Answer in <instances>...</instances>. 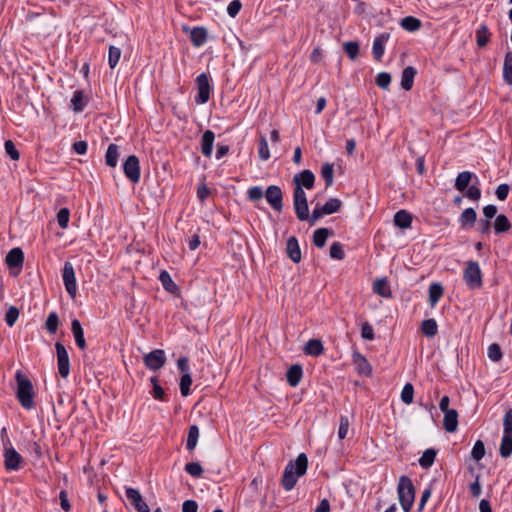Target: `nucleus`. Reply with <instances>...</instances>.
Instances as JSON below:
<instances>
[{
    "label": "nucleus",
    "instance_id": "21",
    "mask_svg": "<svg viewBox=\"0 0 512 512\" xmlns=\"http://www.w3.org/2000/svg\"><path fill=\"white\" fill-rule=\"evenodd\" d=\"M215 135L211 130H206L202 135L201 152L204 156L210 157L212 155L213 144Z\"/></svg>",
    "mask_w": 512,
    "mask_h": 512
},
{
    "label": "nucleus",
    "instance_id": "25",
    "mask_svg": "<svg viewBox=\"0 0 512 512\" xmlns=\"http://www.w3.org/2000/svg\"><path fill=\"white\" fill-rule=\"evenodd\" d=\"M303 350L306 355L319 356L323 353L324 347L319 339H310Z\"/></svg>",
    "mask_w": 512,
    "mask_h": 512
},
{
    "label": "nucleus",
    "instance_id": "39",
    "mask_svg": "<svg viewBox=\"0 0 512 512\" xmlns=\"http://www.w3.org/2000/svg\"><path fill=\"white\" fill-rule=\"evenodd\" d=\"M510 228H511L510 221L508 220V218L505 215L500 214V215L496 216V219L494 222V230L496 233L507 232Z\"/></svg>",
    "mask_w": 512,
    "mask_h": 512
},
{
    "label": "nucleus",
    "instance_id": "23",
    "mask_svg": "<svg viewBox=\"0 0 512 512\" xmlns=\"http://www.w3.org/2000/svg\"><path fill=\"white\" fill-rule=\"evenodd\" d=\"M294 181L296 185L300 184V187L312 189L315 182V176L310 170H304L299 176H295Z\"/></svg>",
    "mask_w": 512,
    "mask_h": 512
},
{
    "label": "nucleus",
    "instance_id": "13",
    "mask_svg": "<svg viewBox=\"0 0 512 512\" xmlns=\"http://www.w3.org/2000/svg\"><path fill=\"white\" fill-rule=\"evenodd\" d=\"M265 197L267 202L270 204V206L276 210L281 211L283 204H282V191L279 186L276 185H270L266 192Z\"/></svg>",
    "mask_w": 512,
    "mask_h": 512
},
{
    "label": "nucleus",
    "instance_id": "15",
    "mask_svg": "<svg viewBox=\"0 0 512 512\" xmlns=\"http://www.w3.org/2000/svg\"><path fill=\"white\" fill-rule=\"evenodd\" d=\"M443 426L444 429L449 433H453L457 430L458 413L455 409L447 410L444 413Z\"/></svg>",
    "mask_w": 512,
    "mask_h": 512
},
{
    "label": "nucleus",
    "instance_id": "22",
    "mask_svg": "<svg viewBox=\"0 0 512 512\" xmlns=\"http://www.w3.org/2000/svg\"><path fill=\"white\" fill-rule=\"evenodd\" d=\"M303 375L302 367L298 364L292 365L286 374L287 382L291 387H296Z\"/></svg>",
    "mask_w": 512,
    "mask_h": 512
},
{
    "label": "nucleus",
    "instance_id": "36",
    "mask_svg": "<svg viewBox=\"0 0 512 512\" xmlns=\"http://www.w3.org/2000/svg\"><path fill=\"white\" fill-rule=\"evenodd\" d=\"M443 295V287L439 283H432L429 287V302L434 307Z\"/></svg>",
    "mask_w": 512,
    "mask_h": 512
},
{
    "label": "nucleus",
    "instance_id": "42",
    "mask_svg": "<svg viewBox=\"0 0 512 512\" xmlns=\"http://www.w3.org/2000/svg\"><path fill=\"white\" fill-rule=\"evenodd\" d=\"M334 169L333 164L325 163L321 168V176L324 179L326 186L329 187L333 184Z\"/></svg>",
    "mask_w": 512,
    "mask_h": 512
},
{
    "label": "nucleus",
    "instance_id": "52",
    "mask_svg": "<svg viewBox=\"0 0 512 512\" xmlns=\"http://www.w3.org/2000/svg\"><path fill=\"white\" fill-rule=\"evenodd\" d=\"M488 357L494 362H498L502 358V351L498 344L492 343L488 347Z\"/></svg>",
    "mask_w": 512,
    "mask_h": 512
},
{
    "label": "nucleus",
    "instance_id": "3",
    "mask_svg": "<svg viewBox=\"0 0 512 512\" xmlns=\"http://www.w3.org/2000/svg\"><path fill=\"white\" fill-rule=\"evenodd\" d=\"M397 493L400 505L404 512H409L415 500V488L411 479L407 476H401L397 485Z\"/></svg>",
    "mask_w": 512,
    "mask_h": 512
},
{
    "label": "nucleus",
    "instance_id": "54",
    "mask_svg": "<svg viewBox=\"0 0 512 512\" xmlns=\"http://www.w3.org/2000/svg\"><path fill=\"white\" fill-rule=\"evenodd\" d=\"M5 152L12 160H18L20 157V154L18 150L16 149L15 144L11 140H6L4 143Z\"/></svg>",
    "mask_w": 512,
    "mask_h": 512
},
{
    "label": "nucleus",
    "instance_id": "1",
    "mask_svg": "<svg viewBox=\"0 0 512 512\" xmlns=\"http://www.w3.org/2000/svg\"><path fill=\"white\" fill-rule=\"evenodd\" d=\"M308 466V459L304 453L298 455L295 463L290 462L283 473L282 485L286 491L294 488L300 476L306 473Z\"/></svg>",
    "mask_w": 512,
    "mask_h": 512
},
{
    "label": "nucleus",
    "instance_id": "43",
    "mask_svg": "<svg viewBox=\"0 0 512 512\" xmlns=\"http://www.w3.org/2000/svg\"><path fill=\"white\" fill-rule=\"evenodd\" d=\"M192 384L191 374H182L180 379V392L183 397L190 395V386Z\"/></svg>",
    "mask_w": 512,
    "mask_h": 512
},
{
    "label": "nucleus",
    "instance_id": "20",
    "mask_svg": "<svg viewBox=\"0 0 512 512\" xmlns=\"http://www.w3.org/2000/svg\"><path fill=\"white\" fill-rule=\"evenodd\" d=\"M353 363L360 374L365 376H369L371 374V365L369 364L368 360L360 353L353 354Z\"/></svg>",
    "mask_w": 512,
    "mask_h": 512
},
{
    "label": "nucleus",
    "instance_id": "51",
    "mask_svg": "<svg viewBox=\"0 0 512 512\" xmlns=\"http://www.w3.org/2000/svg\"><path fill=\"white\" fill-rule=\"evenodd\" d=\"M344 50L351 61H354L359 53V45L356 42H346Z\"/></svg>",
    "mask_w": 512,
    "mask_h": 512
},
{
    "label": "nucleus",
    "instance_id": "38",
    "mask_svg": "<svg viewBox=\"0 0 512 512\" xmlns=\"http://www.w3.org/2000/svg\"><path fill=\"white\" fill-rule=\"evenodd\" d=\"M435 458L436 451L434 449H427L419 458V465L424 469H428L433 465Z\"/></svg>",
    "mask_w": 512,
    "mask_h": 512
},
{
    "label": "nucleus",
    "instance_id": "40",
    "mask_svg": "<svg viewBox=\"0 0 512 512\" xmlns=\"http://www.w3.org/2000/svg\"><path fill=\"white\" fill-rule=\"evenodd\" d=\"M329 235V230L327 228H319L313 233V243L315 246L322 248L325 246L326 240Z\"/></svg>",
    "mask_w": 512,
    "mask_h": 512
},
{
    "label": "nucleus",
    "instance_id": "11",
    "mask_svg": "<svg viewBox=\"0 0 512 512\" xmlns=\"http://www.w3.org/2000/svg\"><path fill=\"white\" fill-rule=\"evenodd\" d=\"M22 456L12 447L5 446L4 451V464L5 468L9 471L19 470L22 466Z\"/></svg>",
    "mask_w": 512,
    "mask_h": 512
},
{
    "label": "nucleus",
    "instance_id": "30",
    "mask_svg": "<svg viewBox=\"0 0 512 512\" xmlns=\"http://www.w3.org/2000/svg\"><path fill=\"white\" fill-rule=\"evenodd\" d=\"M87 104L83 91H75L71 98V107L74 112H82Z\"/></svg>",
    "mask_w": 512,
    "mask_h": 512
},
{
    "label": "nucleus",
    "instance_id": "59",
    "mask_svg": "<svg viewBox=\"0 0 512 512\" xmlns=\"http://www.w3.org/2000/svg\"><path fill=\"white\" fill-rule=\"evenodd\" d=\"M264 192L261 187L253 186L248 189V198L249 200L256 202L262 199Z\"/></svg>",
    "mask_w": 512,
    "mask_h": 512
},
{
    "label": "nucleus",
    "instance_id": "18",
    "mask_svg": "<svg viewBox=\"0 0 512 512\" xmlns=\"http://www.w3.org/2000/svg\"><path fill=\"white\" fill-rule=\"evenodd\" d=\"M286 250L289 258L294 262L298 263L301 260V251L299 243L296 237L292 236L288 238L286 244Z\"/></svg>",
    "mask_w": 512,
    "mask_h": 512
},
{
    "label": "nucleus",
    "instance_id": "48",
    "mask_svg": "<svg viewBox=\"0 0 512 512\" xmlns=\"http://www.w3.org/2000/svg\"><path fill=\"white\" fill-rule=\"evenodd\" d=\"M330 257L336 260H343L345 253L340 242H334L330 246Z\"/></svg>",
    "mask_w": 512,
    "mask_h": 512
},
{
    "label": "nucleus",
    "instance_id": "12",
    "mask_svg": "<svg viewBox=\"0 0 512 512\" xmlns=\"http://www.w3.org/2000/svg\"><path fill=\"white\" fill-rule=\"evenodd\" d=\"M126 497L130 501L131 505L136 509L137 512H150L149 506L143 500L142 495L137 489L128 487L126 488Z\"/></svg>",
    "mask_w": 512,
    "mask_h": 512
},
{
    "label": "nucleus",
    "instance_id": "8",
    "mask_svg": "<svg viewBox=\"0 0 512 512\" xmlns=\"http://www.w3.org/2000/svg\"><path fill=\"white\" fill-rule=\"evenodd\" d=\"M125 176L132 182L138 183L141 177L139 159L135 155H130L123 164Z\"/></svg>",
    "mask_w": 512,
    "mask_h": 512
},
{
    "label": "nucleus",
    "instance_id": "28",
    "mask_svg": "<svg viewBox=\"0 0 512 512\" xmlns=\"http://www.w3.org/2000/svg\"><path fill=\"white\" fill-rule=\"evenodd\" d=\"M477 214L473 208H467L465 209L460 217L459 222L462 226V228H469L474 225L476 222Z\"/></svg>",
    "mask_w": 512,
    "mask_h": 512
},
{
    "label": "nucleus",
    "instance_id": "57",
    "mask_svg": "<svg viewBox=\"0 0 512 512\" xmlns=\"http://www.w3.org/2000/svg\"><path fill=\"white\" fill-rule=\"evenodd\" d=\"M503 434L512 435V408L507 410L503 417Z\"/></svg>",
    "mask_w": 512,
    "mask_h": 512
},
{
    "label": "nucleus",
    "instance_id": "32",
    "mask_svg": "<svg viewBox=\"0 0 512 512\" xmlns=\"http://www.w3.org/2000/svg\"><path fill=\"white\" fill-rule=\"evenodd\" d=\"M499 453L503 458H508L512 455V435L503 434Z\"/></svg>",
    "mask_w": 512,
    "mask_h": 512
},
{
    "label": "nucleus",
    "instance_id": "31",
    "mask_svg": "<svg viewBox=\"0 0 512 512\" xmlns=\"http://www.w3.org/2000/svg\"><path fill=\"white\" fill-rule=\"evenodd\" d=\"M119 158V148L116 144H110L105 154V162L109 167H116Z\"/></svg>",
    "mask_w": 512,
    "mask_h": 512
},
{
    "label": "nucleus",
    "instance_id": "60",
    "mask_svg": "<svg viewBox=\"0 0 512 512\" xmlns=\"http://www.w3.org/2000/svg\"><path fill=\"white\" fill-rule=\"evenodd\" d=\"M465 196L470 200H479L481 197V190L477 186H470L465 190Z\"/></svg>",
    "mask_w": 512,
    "mask_h": 512
},
{
    "label": "nucleus",
    "instance_id": "29",
    "mask_svg": "<svg viewBox=\"0 0 512 512\" xmlns=\"http://www.w3.org/2000/svg\"><path fill=\"white\" fill-rule=\"evenodd\" d=\"M472 176L473 174L469 171L459 173L455 180V188L460 192H464L469 187Z\"/></svg>",
    "mask_w": 512,
    "mask_h": 512
},
{
    "label": "nucleus",
    "instance_id": "46",
    "mask_svg": "<svg viewBox=\"0 0 512 512\" xmlns=\"http://www.w3.org/2000/svg\"><path fill=\"white\" fill-rule=\"evenodd\" d=\"M185 471L192 477L199 478L203 474L202 466L197 462H190L185 465Z\"/></svg>",
    "mask_w": 512,
    "mask_h": 512
},
{
    "label": "nucleus",
    "instance_id": "14",
    "mask_svg": "<svg viewBox=\"0 0 512 512\" xmlns=\"http://www.w3.org/2000/svg\"><path fill=\"white\" fill-rule=\"evenodd\" d=\"M389 37L388 33H382L374 39L372 53L375 61H381Z\"/></svg>",
    "mask_w": 512,
    "mask_h": 512
},
{
    "label": "nucleus",
    "instance_id": "4",
    "mask_svg": "<svg viewBox=\"0 0 512 512\" xmlns=\"http://www.w3.org/2000/svg\"><path fill=\"white\" fill-rule=\"evenodd\" d=\"M463 279L470 289H478L482 286V273L478 262L471 260L466 263Z\"/></svg>",
    "mask_w": 512,
    "mask_h": 512
},
{
    "label": "nucleus",
    "instance_id": "56",
    "mask_svg": "<svg viewBox=\"0 0 512 512\" xmlns=\"http://www.w3.org/2000/svg\"><path fill=\"white\" fill-rule=\"evenodd\" d=\"M476 39H477V44L480 47H483V46H485L487 44V42H488V29H487L486 26H481L476 31Z\"/></svg>",
    "mask_w": 512,
    "mask_h": 512
},
{
    "label": "nucleus",
    "instance_id": "26",
    "mask_svg": "<svg viewBox=\"0 0 512 512\" xmlns=\"http://www.w3.org/2000/svg\"><path fill=\"white\" fill-rule=\"evenodd\" d=\"M394 223L401 229L409 228L412 223V216L406 210H399L394 215Z\"/></svg>",
    "mask_w": 512,
    "mask_h": 512
},
{
    "label": "nucleus",
    "instance_id": "19",
    "mask_svg": "<svg viewBox=\"0 0 512 512\" xmlns=\"http://www.w3.org/2000/svg\"><path fill=\"white\" fill-rule=\"evenodd\" d=\"M373 291L383 298H390L392 296L390 285L385 277L376 279L373 282Z\"/></svg>",
    "mask_w": 512,
    "mask_h": 512
},
{
    "label": "nucleus",
    "instance_id": "5",
    "mask_svg": "<svg viewBox=\"0 0 512 512\" xmlns=\"http://www.w3.org/2000/svg\"><path fill=\"white\" fill-rule=\"evenodd\" d=\"M295 213L299 220L305 221L309 219V207L306 193L300 184H297L293 193Z\"/></svg>",
    "mask_w": 512,
    "mask_h": 512
},
{
    "label": "nucleus",
    "instance_id": "63",
    "mask_svg": "<svg viewBox=\"0 0 512 512\" xmlns=\"http://www.w3.org/2000/svg\"><path fill=\"white\" fill-rule=\"evenodd\" d=\"M509 190H510V187L508 184H505V183L500 184L495 191L496 197L500 201H504L509 194Z\"/></svg>",
    "mask_w": 512,
    "mask_h": 512
},
{
    "label": "nucleus",
    "instance_id": "58",
    "mask_svg": "<svg viewBox=\"0 0 512 512\" xmlns=\"http://www.w3.org/2000/svg\"><path fill=\"white\" fill-rule=\"evenodd\" d=\"M391 82L390 74L381 72L376 76V84L383 89H387Z\"/></svg>",
    "mask_w": 512,
    "mask_h": 512
},
{
    "label": "nucleus",
    "instance_id": "7",
    "mask_svg": "<svg viewBox=\"0 0 512 512\" xmlns=\"http://www.w3.org/2000/svg\"><path fill=\"white\" fill-rule=\"evenodd\" d=\"M196 86H197V96L195 98L197 103L205 104L209 101L211 85L209 81V77L206 73H201L196 78Z\"/></svg>",
    "mask_w": 512,
    "mask_h": 512
},
{
    "label": "nucleus",
    "instance_id": "41",
    "mask_svg": "<svg viewBox=\"0 0 512 512\" xmlns=\"http://www.w3.org/2000/svg\"><path fill=\"white\" fill-rule=\"evenodd\" d=\"M342 202L337 198L329 199L323 206L322 211L326 215L336 213L341 208Z\"/></svg>",
    "mask_w": 512,
    "mask_h": 512
},
{
    "label": "nucleus",
    "instance_id": "50",
    "mask_svg": "<svg viewBox=\"0 0 512 512\" xmlns=\"http://www.w3.org/2000/svg\"><path fill=\"white\" fill-rule=\"evenodd\" d=\"M349 427H350V421H349L348 417L341 416L339 428H338V438L340 440H343L347 436Z\"/></svg>",
    "mask_w": 512,
    "mask_h": 512
},
{
    "label": "nucleus",
    "instance_id": "62",
    "mask_svg": "<svg viewBox=\"0 0 512 512\" xmlns=\"http://www.w3.org/2000/svg\"><path fill=\"white\" fill-rule=\"evenodd\" d=\"M108 58L109 64H117L121 58V50L117 47L110 46Z\"/></svg>",
    "mask_w": 512,
    "mask_h": 512
},
{
    "label": "nucleus",
    "instance_id": "61",
    "mask_svg": "<svg viewBox=\"0 0 512 512\" xmlns=\"http://www.w3.org/2000/svg\"><path fill=\"white\" fill-rule=\"evenodd\" d=\"M361 336L363 339H366V340L374 339L373 327L368 322H365L364 324H362Z\"/></svg>",
    "mask_w": 512,
    "mask_h": 512
},
{
    "label": "nucleus",
    "instance_id": "64",
    "mask_svg": "<svg viewBox=\"0 0 512 512\" xmlns=\"http://www.w3.org/2000/svg\"><path fill=\"white\" fill-rule=\"evenodd\" d=\"M242 4L240 0H233L229 3L227 7V13L231 17H235L239 11L241 10Z\"/></svg>",
    "mask_w": 512,
    "mask_h": 512
},
{
    "label": "nucleus",
    "instance_id": "45",
    "mask_svg": "<svg viewBox=\"0 0 512 512\" xmlns=\"http://www.w3.org/2000/svg\"><path fill=\"white\" fill-rule=\"evenodd\" d=\"M258 154L260 159L263 161H267L270 158L268 142L263 136H261L259 139Z\"/></svg>",
    "mask_w": 512,
    "mask_h": 512
},
{
    "label": "nucleus",
    "instance_id": "44",
    "mask_svg": "<svg viewBox=\"0 0 512 512\" xmlns=\"http://www.w3.org/2000/svg\"><path fill=\"white\" fill-rule=\"evenodd\" d=\"M401 400L403 403L409 405L413 402L414 388L411 383H406L401 391Z\"/></svg>",
    "mask_w": 512,
    "mask_h": 512
},
{
    "label": "nucleus",
    "instance_id": "53",
    "mask_svg": "<svg viewBox=\"0 0 512 512\" xmlns=\"http://www.w3.org/2000/svg\"><path fill=\"white\" fill-rule=\"evenodd\" d=\"M59 324L58 315L55 312H51L46 319V328L50 333H55Z\"/></svg>",
    "mask_w": 512,
    "mask_h": 512
},
{
    "label": "nucleus",
    "instance_id": "24",
    "mask_svg": "<svg viewBox=\"0 0 512 512\" xmlns=\"http://www.w3.org/2000/svg\"><path fill=\"white\" fill-rule=\"evenodd\" d=\"M190 40L195 46H202L207 40V30L203 27H194L190 30Z\"/></svg>",
    "mask_w": 512,
    "mask_h": 512
},
{
    "label": "nucleus",
    "instance_id": "9",
    "mask_svg": "<svg viewBox=\"0 0 512 512\" xmlns=\"http://www.w3.org/2000/svg\"><path fill=\"white\" fill-rule=\"evenodd\" d=\"M55 348L57 354V366L59 374L61 375V377L67 378L70 373V360L68 352L65 346L60 342H57L55 344Z\"/></svg>",
    "mask_w": 512,
    "mask_h": 512
},
{
    "label": "nucleus",
    "instance_id": "2",
    "mask_svg": "<svg viewBox=\"0 0 512 512\" xmlns=\"http://www.w3.org/2000/svg\"><path fill=\"white\" fill-rule=\"evenodd\" d=\"M15 378L17 381V397L20 404L25 409H32L35 406V403L34 390L31 381L20 371L16 372Z\"/></svg>",
    "mask_w": 512,
    "mask_h": 512
},
{
    "label": "nucleus",
    "instance_id": "27",
    "mask_svg": "<svg viewBox=\"0 0 512 512\" xmlns=\"http://www.w3.org/2000/svg\"><path fill=\"white\" fill-rule=\"evenodd\" d=\"M416 75V71L412 66H407L403 72L401 77V87L409 91L413 87L414 77Z\"/></svg>",
    "mask_w": 512,
    "mask_h": 512
},
{
    "label": "nucleus",
    "instance_id": "17",
    "mask_svg": "<svg viewBox=\"0 0 512 512\" xmlns=\"http://www.w3.org/2000/svg\"><path fill=\"white\" fill-rule=\"evenodd\" d=\"M24 261V254L20 248L11 249L6 256V263L10 268H21Z\"/></svg>",
    "mask_w": 512,
    "mask_h": 512
},
{
    "label": "nucleus",
    "instance_id": "34",
    "mask_svg": "<svg viewBox=\"0 0 512 512\" xmlns=\"http://www.w3.org/2000/svg\"><path fill=\"white\" fill-rule=\"evenodd\" d=\"M199 438V428L197 425H191L188 430L186 448L189 451H193L197 446Z\"/></svg>",
    "mask_w": 512,
    "mask_h": 512
},
{
    "label": "nucleus",
    "instance_id": "16",
    "mask_svg": "<svg viewBox=\"0 0 512 512\" xmlns=\"http://www.w3.org/2000/svg\"><path fill=\"white\" fill-rule=\"evenodd\" d=\"M71 330L75 338L76 345L79 349L84 350L86 348V341L84 338V331L81 323L78 319H73L71 322Z\"/></svg>",
    "mask_w": 512,
    "mask_h": 512
},
{
    "label": "nucleus",
    "instance_id": "35",
    "mask_svg": "<svg viewBox=\"0 0 512 512\" xmlns=\"http://www.w3.org/2000/svg\"><path fill=\"white\" fill-rule=\"evenodd\" d=\"M400 25L408 32H415L420 29L421 21L416 17L407 16L401 20Z\"/></svg>",
    "mask_w": 512,
    "mask_h": 512
},
{
    "label": "nucleus",
    "instance_id": "10",
    "mask_svg": "<svg viewBox=\"0 0 512 512\" xmlns=\"http://www.w3.org/2000/svg\"><path fill=\"white\" fill-rule=\"evenodd\" d=\"M145 366L149 370H159L161 369L166 362V355L164 350L155 349L150 353L146 354L143 358Z\"/></svg>",
    "mask_w": 512,
    "mask_h": 512
},
{
    "label": "nucleus",
    "instance_id": "49",
    "mask_svg": "<svg viewBox=\"0 0 512 512\" xmlns=\"http://www.w3.org/2000/svg\"><path fill=\"white\" fill-rule=\"evenodd\" d=\"M69 219H70V211H69V209L68 208H61L58 211V213H57L58 225L62 229H66L68 227Z\"/></svg>",
    "mask_w": 512,
    "mask_h": 512
},
{
    "label": "nucleus",
    "instance_id": "6",
    "mask_svg": "<svg viewBox=\"0 0 512 512\" xmlns=\"http://www.w3.org/2000/svg\"><path fill=\"white\" fill-rule=\"evenodd\" d=\"M62 278L64 282L65 289L67 293L72 297L75 298L77 294V283H76V276H75V270L73 265L70 262H65L62 272Z\"/></svg>",
    "mask_w": 512,
    "mask_h": 512
},
{
    "label": "nucleus",
    "instance_id": "33",
    "mask_svg": "<svg viewBox=\"0 0 512 512\" xmlns=\"http://www.w3.org/2000/svg\"><path fill=\"white\" fill-rule=\"evenodd\" d=\"M159 280L166 291L173 294L178 292V286L172 280L170 274L167 271H162L160 273Z\"/></svg>",
    "mask_w": 512,
    "mask_h": 512
},
{
    "label": "nucleus",
    "instance_id": "55",
    "mask_svg": "<svg viewBox=\"0 0 512 512\" xmlns=\"http://www.w3.org/2000/svg\"><path fill=\"white\" fill-rule=\"evenodd\" d=\"M18 317H19V310L16 307L12 306L6 312L5 321L8 326L12 327L15 324V322L17 321Z\"/></svg>",
    "mask_w": 512,
    "mask_h": 512
},
{
    "label": "nucleus",
    "instance_id": "37",
    "mask_svg": "<svg viewBox=\"0 0 512 512\" xmlns=\"http://www.w3.org/2000/svg\"><path fill=\"white\" fill-rule=\"evenodd\" d=\"M421 330L429 338L434 337L438 332V325L434 319H427L422 322Z\"/></svg>",
    "mask_w": 512,
    "mask_h": 512
},
{
    "label": "nucleus",
    "instance_id": "47",
    "mask_svg": "<svg viewBox=\"0 0 512 512\" xmlns=\"http://www.w3.org/2000/svg\"><path fill=\"white\" fill-rule=\"evenodd\" d=\"M485 455V446L481 440H477L472 448L471 456L475 461H480Z\"/></svg>",
    "mask_w": 512,
    "mask_h": 512
}]
</instances>
